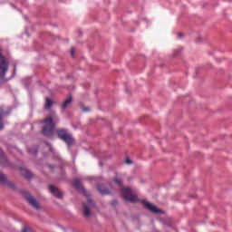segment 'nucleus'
Masks as SVG:
<instances>
[{
    "mask_svg": "<svg viewBox=\"0 0 232 232\" xmlns=\"http://www.w3.org/2000/svg\"><path fill=\"white\" fill-rule=\"evenodd\" d=\"M113 180L116 184H118V186H120L122 198H124V200H126V202H130V204H135L139 202V196H137L135 192H133L131 188L122 187V179L119 178H114Z\"/></svg>",
    "mask_w": 232,
    "mask_h": 232,
    "instance_id": "1",
    "label": "nucleus"
},
{
    "mask_svg": "<svg viewBox=\"0 0 232 232\" xmlns=\"http://www.w3.org/2000/svg\"><path fill=\"white\" fill-rule=\"evenodd\" d=\"M57 121H58L57 119L53 120V118H52V117H47L43 121L44 125L42 130V133H43V135H44V137H53V130H55Z\"/></svg>",
    "mask_w": 232,
    "mask_h": 232,
    "instance_id": "2",
    "label": "nucleus"
},
{
    "mask_svg": "<svg viewBox=\"0 0 232 232\" xmlns=\"http://www.w3.org/2000/svg\"><path fill=\"white\" fill-rule=\"evenodd\" d=\"M10 66V61L8 58H5L3 55V48L0 47V84L5 81V77H6V72H8V68Z\"/></svg>",
    "mask_w": 232,
    "mask_h": 232,
    "instance_id": "3",
    "label": "nucleus"
},
{
    "mask_svg": "<svg viewBox=\"0 0 232 232\" xmlns=\"http://www.w3.org/2000/svg\"><path fill=\"white\" fill-rule=\"evenodd\" d=\"M56 133L61 140H63V142L66 143L67 146H73V142H75V140L73 139V136L70 132H68V130L58 129L56 130Z\"/></svg>",
    "mask_w": 232,
    "mask_h": 232,
    "instance_id": "4",
    "label": "nucleus"
},
{
    "mask_svg": "<svg viewBox=\"0 0 232 232\" xmlns=\"http://www.w3.org/2000/svg\"><path fill=\"white\" fill-rule=\"evenodd\" d=\"M22 195L24 198L28 202L32 208L34 209H41V205L39 204V201H37V198H35L32 194H30L28 191H22Z\"/></svg>",
    "mask_w": 232,
    "mask_h": 232,
    "instance_id": "5",
    "label": "nucleus"
},
{
    "mask_svg": "<svg viewBox=\"0 0 232 232\" xmlns=\"http://www.w3.org/2000/svg\"><path fill=\"white\" fill-rule=\"evenodd\" d=\"M95 206L93 203V200L90 198V197H87V203H82V216L85 218H90L92 217V208Z\"/></svg>",
    "mask_w": 232,
    "mask_h": 232,
    "instance_id": "6",
    "label": "nucleus"
},
{
    "mask_svg": "<svg viewBox=\"0 0 232 232\" xmlns=\"http://www.w3.org/2000/svg\"><path fill=\"white\" fill-rule=\"evenodd\" d=\"M143 206H145L146 209H149V211H151V213H155L156 215H159L160 213H162V210H160V208H158L157 207H155L153 204L143 200L141 201Z\"/></svg>",
    "mask_w": 232,
    "mask_h": 232,
    "instance_id": "7",
    "label": "nucleus"
},
{
    "mask_svg": "<svg viewBox=\"0 0 232 232\" xmlns=\"http://www.w3.org/2000/svg\"><path fill=\"white\" fill-rule=\"evenodd\" d=\"M49 190H50V193L53 195V197H56V198H63V197H64V194L63 193V191H61L59 188L55 187L54 185H50Z\"/></svg>",
    "mask_w": 232,
    "mask_h": 232,
    "instance_id": "8",
    "label": "nucleus"
},
{
    "mask_svg": "<svg viewBox=\"0 0 232 232\" xmlns=\"http://www.w3.org/2000/svg\"><path fill=\"white\" fill-rule=\"evenodd\" d=\"M0 166L2 168H8L10 166V161L6 158V154L0 149Z\"/></svg>",
    "mask_w": 232,
    "mask_h": 232,
    "instance_id": "9",
    "label": "nucleus"
},
{
    "mask_svg": "<svg viewBox=\"0 0 232 232\" xmlns=\"http://www.w3.org/2000/svg\"><path fill=\"white\" fill-rule=\"evenodd\" d=\"M73 187L78 189L79 191H82L85 197H88V192L86 189H84V187H82V183L79 179H75L72 183Z\"/></svg>",
    "mask_w": 232,
    "mask_h": 232,
    "instance_id": "10",
    "label": "nucleus"
},
{
    "mask_svg": "<svg viewBox=\"0 0 232 232\" xmlns=\"http://www.w3.org/2000/svg\"><path fill=\"white\" fill-rule=\"evenodd\" d=\"M19 171L22 177H24V179H27V180H30V179H33L34 177V174H32V172L28 169L21 167L19 169Z\"/></svg>",
    "mask_w": 232,
    "mask_h": 232,
    "instance_id": "11",
    "label": "nucleus"
},
{
    "mask_svg": "<svg viewBox=\"0 0 232 232\" xmlns=\"http://www.w3.org/2000/svg\"><path fill=\"white\" fill-rule=\"evenodd\" d=\"M8 112L5 111L3 107H0V130L5 128V122H3V118L7 115Z\"/></svg>",
    "mask_w": 232,
    "mask_h": 232,
    "instance_id": "12",
    "label": "nucleus"
},
{
    "mask_svg": "<svg viewBox=\"0 0 232 232\" xmlns=\"http://www.w3.org/2000/svg\"><path fill=\"white\" fill-rule=\"evenodd\" d=\"M72 101H73V98L72 97V94L68 96V98L65 100V102L62 104V110L64 111L70 104H72Z\"/></svg>",
    "mask_w": 232,
    "mask_h": 232,
    "instance_id": "13",
    "label": "nucleus"
},
{
    "mask_svg": "<svg viewBox=\"0 0 232 232\" xmlns=\"http://www.w3.org/2000/svg\"><path fill=\"white\" fill-rule=\"evenodd\" d=\"M97 189L102 195H110V189L104 187V185H98Z\"/></svg>",
    "mask_w": 232,
    "mask_h": 232,
    "instance_id": "14",
    "label": "nucleus"
},
{
    "mask_svg": "<svg viewBox=\"0 0 232 232\" xmlns=\"http://www.w3.org/2000/svg\"><path fill=\"white\" fill-rule=\"evenodd\" d=\"M52 106H53V100L46 97L45 98L44 110H52Z\"/></svg>",
    "mask_w": 232,
    "mask_h": 232,
    "instance_id": "15",
    "label": "nucleus"
},
{
    "mask_svg": "<svg viewBox=\"0 0 232 232\" xmlns=\"http://www.w3.org/2000/svg\"><path fill=\"white\" fill-rule=\"evenodd\" d=\"M8 182V178L6 175L0 173V184L3 186H5V184Z\"/></svg>",
    "mask_w": 232,
    "mask_h": 232,
    "instance_id": "16",
    "label": "nucleus"
},
{
    "mask_svg": "<svg viewBox=\"0 0 232 232\" xmlns=\"http://www.w3.org/2000/svg\"><path fill=\"white\" fill-rule=\"evenodd\" d=\"M5 186H7V188H9V189L15 191V183L7 180V182L5 183Z\"/></svg>",
    "mask_w": 232,
    "mask_h": 232,
    "instance_id": "17",
    "label": "nucleus"
},
{
    "mask_svg": "<svg viewBox=\"0 0 232 232\" xmlns=\"http://www.w3.org/2000/svg\"><path fill=\"white\" fill-rule=\"evenodd\" d=\"M29 153H31V155H37V147H33L32 149H29Z\"/></svg>",
    "mask_w": 232,
    "mask_h": 232,
    "instance_id": "18",
    "label": "nucleus"
},
{
    "mask_svg": "<svg viewBox=\"0 0 232 232\" xmlns=\"http://www.w3.org/2000/svg\"><path fill=\"white\" fill-rule=\"evenodd\" d=\"M180 52H182V49H181V48L175 50V51H174V55H175V56L179 55V54L180 53Z\"/></svg>",
    "mask_w": 232,
    "mask_h": 232,
    "instance_id": "19",
    "label": "nucleus"
},
{
    "mask_svg": "<svg viewBox=\"0 0 232 232\" xmlns=\"http://www.w3.org/2000/svg\"><path fill=\"white\" fill-rule=\"evenodd\" d=\"M82 111H90V108L85 107L84 105H82Z\"/></svg>",
    "mask_w": 232,
    "mask_h": 232,
    "instance_id": "20",
    "label": "nucleus"
},
{
    "mask_svg": "<svg viewBox=\"0 0 232 232\" xmlns=\"http://www.w3.org/2000/svg\"><path fill=\"white\" fill-rule=\"evenodd\" d=\"M22 232H32V230L28 227H24Z\"/></svg>",
    "mask_w": 232,
    "mask_h": 232,
    "instance_id": "21",
    "label": "nucleus"
},
{
    "mask_svg": "<svg viewBox=\"0 0 232 232\" xmlns=\"http://www.w3.org/2000/svg\"><path fill=\"white\" fill-rule=\"evenodd\" d=\"M71 54H72V57H73L75 55V48H72L71 49Z\"/></svg>",
    "mask_w": 232,
    "mask_h": 232,
    "instance_id": "22",
    "label": "nucleus"
},
{
    "mask_svg": "<svg viewBox=\"0 0 232 232\" xmlns=\"http://www.w3.org/2000/svg\"><path fill=\"white\" fill-rule=\"evenodd\" d=\"M125 162H126V164H133V161L131 160H130V159H127L125 160Z\"/></svg>",
    "mask_w": 232,
    "mask_h": 232,
    "instance_id": "23",
    "label": "nucleus"
},
{
    "mask_svg": "<svg viewBox=\"0 0 232 232\" xmlns=\"http://www.w3.org/2000/svg\"><path fill=\"white\" fill-rule=\"evenodd\" d=\"M117 204H119V201H117V200H112L111 201V206H117Z\"/></svg>",
    "mask_w": 232,
    "mask_h": 232,
    "instance_id": "24",
    "label": "nucleus"
},
{
    "mask_svg": "<svg viewBox=\"0 0 232 232\" xmlns=\"http://www.w3.org/2000/svg\"><path fill=\"white\" fill-rule=\"evenodd\" d=\"M178 37H184V34L182 33L178 34Z\"/></svg>",
    "mask_w": 232,
    "mask_h": 232,
    "instance_id": "25",
    "label": "nucleus"
},
{
    "mask_svg": "<svg viewBox=\"0 0 232 232\" xmlns=\"http://www.w3.org/2000/svg\"><path fill=\"white\" fill-rule=\"evenodd\" d=\"M49 168H50L51 169H53V166H52V165H50Z\"/></svg>",
    "mask_w": 232,
    "mask_h": 232,
    "instance_id": "26",
    "label": "nucleus"
},
{
    "mask_svg": "<svg viewBox=\"0 0 232 232\" xmlns=\"http://www.w3.org/2000/svg\"><path fill=\"white\" fill-rule=\"evenodd\" d=\"M52 115H55V111H53V112H52Z\"/></svg>",
    "mask_w": 232,
    "mask_h": 232,
    "instance_id": "27",
    "label": "nucleus"
}]
</instances>
